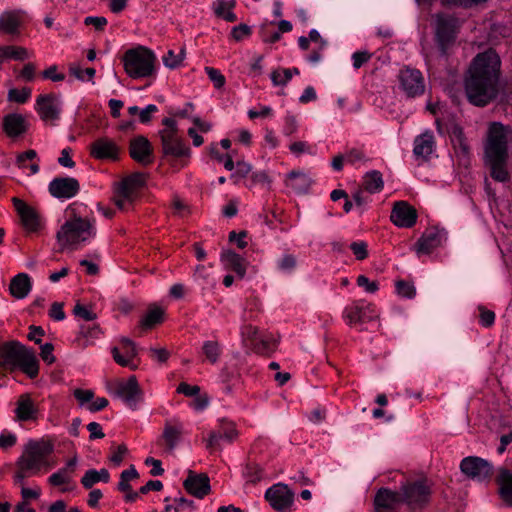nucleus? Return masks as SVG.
Segmentation results:
<instances>
[{"mask_svg": "<svg viewBox=\"0 0 512 512\" xmlns=\"http://www.w3.org/2000/svg\"><path fill=\"white\" fill-rule=\"evenodd\" d=\"M345 160L350 164L366 161L365 153L361 149L353 148L345 154Z\"/></svg>", "mask_w": 512, "mask_h": 512, "instance_id": "0e129e2a", "label": "nucleus"}, {"mask_svg": "<svg viewBox=\"0 0 512 512\" xmlns=\"http://www.w3.org/2000/svg\"><path fill=\"white\" fill-rule=\"evenodd\" d=\"M138 478L139 473L137 472L133 465H131L129 469L122 471L120 474V481L118 483L119 491H130L131 485L129 484V482Z\"/></svg>", "mask_w": 512, "mask_h": 512, "instance_id": "37998d69", "label": "nucleus"}, {"mask_svg": "<svg viewBox=\"0 0 512 512\" xmlns=\"http://www.w3.org/2000/svg\"><path fill=\"white\" fill-rule=\"evenodd\" d=\"M115 395L121 398L129 406H135L141 396V389L136 377L131 376L127 381L117 382Z\"/></svg>", "mask_w": 512, "mask_h": 512, "instance_id": "b1692460", "label": "nucleus"}, {"mask_svg": "<svg viewBox=\"0 0 512 512\" xmlns=\"http://www.w3.org/2000/svg\"><path fill=\"white\" fill-rule=\"evenodd\" d=\"M77 457L74 456L70 460L67 461L66 465L60 468L58 471L51 474L48 478V483L52 486H62L65 484H70L73 479V474L75 473L77 466Z\"/></svg>", "mask_w": 512, "mask_h": 512, "instance_id": "c756f323", "label": "nucleus"}, {"mask_svg": "<svg viewBox=\"0 0 512 512\" xmlns=\"http://www.w3.org/2000/svg\"><path fill=\"white\" fill-rule=\"evenodd\" d=\"M499 486L501 499L509 506H512V471L501 468L496 477Z\"/></svg>", "mask_w": 512, "mask_h": 512, "instance_id": "473e14b6", "label": "nucleus"}, {"mask_svg": "<svg viewBox=\"0 0 512 512\" xmlns=\"http://www.w3.org/2000/svg\"><path fill=\"white\" fill-rule=\"evenodd\" d=\"M401 501L415 510L422 508L428 503L431 494L430 486L427 480L421 479L414 482H408L401 487Z\"/></svg>", "mask_w": 512, "mask_h": 512, "instance_id": "9d476101", "label": "nucleus"}, {"mask_svg": "<svg viewBox=\"0 0 512 512\" xmlns=\"http://www.w3.org/2000/svg\"><path fill=\"white\" fill-rule=\"evenodd\" d=\"M286 185L292 188L296 193L303 194L306 193L311 184L312 179L309 175L301 171H291L287 179L285 181Z\"/></svg>", "mask_w": 512, "mask_h": 512, "instance_id": "72a5a7b5", "label": "nucleus"}, {"mask_svg": "<svg viewBox=\"0 0 512 512\" xmlns=\"http://www.w3.org/2000/svg\"><path fill=\"white\" fill-rule=\"evenodd\" d=\"M184 57V48H182L178 54H176L173 50H168L167 53L163 56V63L166 67L175 69L182 64Z\"/></svg>", "mask_w": 512, "mask_h": 512, "instance_id": "c03bdc74", "label": "nucleus"}, {"mask_svg": "<svg viewBox=\"0 0 512 512\" xmlns=\"http://www.w3.org/2000/svg\"><path fill=\"white\" fill-rule=\"evenodd\" d=\"M12 202L25 230L28 232H37L40 228V216L38 212L25 201L17 197H14Z\"/></svg>", "mask_w": 512, "mask_h": 512, "instance_id": "aec40b11", "label": "nucleus"}, {"mask_svg": "<svg viewBox=\"0 0 512 512\" xmlns=\"http://www.w3.org/2000/svg\"><path fill=\"white\" fill-rule=\"evenodd\" d=\"M120 344H121L120 350H122L124 356L126 358H128L131 362H133V359L137 355V349H136L135 343L133 341H131L130 339L124 337L120 340Z\"/></svg>", "mask_w": 512, "mask_h": 512, "instance_id": "3c124183", "label": "nucleus"}, {"mask_svg": "<svg viewBox=\"0 0 512 512\" xmlns=\"http://www.w3.org/2000/svg\"><path fill=\"white\" fill-rule=\"evenodd\" d=\"M462 22L451 14L437 13L434 15V39L440 54L447 57L454 46Z\"/></svg>", "mask_w": 512, "mask_h": 512, "instance_id": "39448f33", "label": "nucleus"}, {"mask_svg": "<svg viewBox=\"0 0 512 512\" xmlns=\"http://www.w3.org/2000/svg\"><path fill=\"white\" fill-rule=\"evenodd\" d=\"M0 368L9 371L19 368L33 379L39 373V361L32 349L18 341H9L0 346Z\"/></svg>", "mask_w": 512, "mask_h": 512, "instance_id": "20e7f679", "label": "nucleus"}, {"mask_svg": "<svg viewBox=\"0 0 512 512\" xmlns=\"http://www.w3.org/2000/svg\"><path fill=\"white\" fill-rule=\"evenodd\" d=\"M245 476L251 483H257L263 478V470L257 464H248L246 466Z\"/></svg>", "mask_w": 512, "mask_h": 512, "instance_id": "603ef678", "label": "nucleus"}, {"mask_svg": "<svg viewBox=\"0 0 512 512\" xmlns=\"http://www.w3.org/2000/svg\"><path fill=\"white\" fill-rule=\"evenodd\" d=\"M260 34L262 37V40L266 43H275L280 40L281 34L276 32H270L269 25L263 24L260 28Z\"/></svg>", "mask_w": 512, "mask_h": 512, "instance_id": "13d9d810", "label": "nucleus"}, {"mask_svg": "<svg viewBox=\"0 0 512 512\" xmlns=\"http://www.w3.org/2000/svg\"><path fill=\"white\" fill-rule=\"evenodd\" d=\"M443 234L436 228L427 229L418 239L415 250L418 255L429 254L441 245Z\"/></svg>", "mask_w": 512, "mask_h": 512, "instance_id": "cd10ccee", "label": "nucleus"}, {"mask_svg": "<svg viewBox=\"0 0 512 512\" xmlns=\"http://www.w3.org/2000/svg\"><path fill=\"white\" fill-rule=\"evenodd\" d=\"M344 318L349 325H353L373 321L378 318V314L373 304L359 301L345 308Z\"/></svg>", "mask_w": 512, "mask_h": 512, "instance_id": "dca6fc26", "label": "nucleus"}, {"mask_svg": "<svg viewBox=\"0 0 512 512\" xmlns=\"http://www.w3.org/2000/svg\"><path fill=\"white\" fill-rule=\"evenodd\" d=\"M501 60L492 48L478 53L471 61L464 77L468 101L477 107L494 102L500 92Z\"/></svg>", "mask_w": 512, "mask_h": 512, "instance_id": "f257e3e1", "label": "nucleus"}, {"mask_svg": "<svg viewBox=\"0 0 512 512\" xmlns=\"http://www.w3.org/2000/svg\"><path fill=\"white\" fill-rule=\"evenodd\" d=\"M80 184L72 177H57L49 183V192L56 198L70 199L78 194Z\"/></svg>", "mask_w": 512, "mask_h": 512, "instance_id": "4be33fe9", "label": "nucleus"}, {"mask_svg": "<svg viewBox=\"0 0 512 512\" xmlns=\"http://www.w3.org/2000/svg\"><path fill=\"white\" fill-rule=\"evenodd\" d=\"M183 486L189 494L200 499L210 492L209 477L204 473L196 474L192 470H189Z\"/></svg>", "mask_w": 512, "mask_h": 512, "instance_id": "5701e85b", "label": "nucleus"}, {"mask_svg": "<svg viewBox=\"0 0 512 512\" xmlns=\"http://www.w3.org/2000/svg\"><path fill=\"white\" fill-rule=\"evenodd\" d=\"M129 154L137 163L147 166L153 162V147L150 141L142 136H136L130 140Z\"/></svg>", "mask_w": 512, "mask_h": 512, "instance_id": "6ab92c4d", "label": "nucleus"}, {"mask_svg": "<svg viewBox=\"0 0 512 512\" xmlns=\"http://www.w3.org/2000/svg\"><path fill=\"white\" fill-rule=\"evenodd\" d=\"M221 261L227 269L233 270L240 278L246 273V265L244 259L233 251H225L221 254Z\"/></svg>", "mask_w": 512, "mask_h": 512, "instance_id": "f704fd0d", "label": "nucleus"}, {"mask_svg": "<svg viewBox=\"0 0 512 512\" xmlns=\"http://www.w3.org/2000/svg\"><path fill=\"white\" fill-rule=\"evenodd\" d=\"M296 264V258L291 254H287L281 258L278 267L283 271H292L296 267Z\"/></svg>", "mask_w": 512, "mask_h": 512, "instance_id": "774afa93", "label": "nucleus"}, {"mask_svg": "<svg viewBox=\"0 0 512 512\" xmlns=\"http://www.w3.org/2000/svg\"><path fill=\"white\" fill-rule=\"evenodd\" d=\"M202 352L211 364H215L218 362L222 352L221 345L215 340L205 341L202 346Z\"/></svg>", "mask_w": 512, "mask_h": 512, "instance_id": "79ce46f5", "label": "nucleus"}, {"mask_svg": "<svg viewBox=\"0 0 512 512\" xmlns=\"http://www.w3.org/2000/svg\"><path fill=\"white\" fill-rule=\"evenodd\" d=\"M37 157V153L35 150H27L23 153L18 154L16 158V164L20 169H30L31 174H36L39 171V164L32 163L29 166L27 165V161H32Z\"/></svg>", "mask_w": 512, "mask_h": 512, "instance_id": "a19ab883", "label": "nucleus"}, {"mask_svg": "<svg viewBox=\"0 0 512 512\" xmlns=\"http://www.w3.org/2000/svg\"><path fill=\"white\" fill-rule=\"evenodd\" d=\"M156 60L155 54L144 46L129 49L123 56L125 72L134 79L152 76Z\"/></svg>", "mask_w": 512, "mask_h": 512, "instance_id": "423d86ee", "label": "nucleus"}, {"mask_svg": "<svg viewBox=\"0 0 512 512\" xmlns=\"http://www.w3.org/2000/svg\"><path fill=\"white\" fill-rule=\"evenodd\" d=\"M35 108L43 121L53 123L59 119L61 103L55 94L39 95Z\"/></svg>", "mask_w": 512, "mask_h": 512, "instance_id": "f3484780", "label": "nucleus"}, {"mask_svg": "<svg viewBox=\"0 0 512 512\" xmlns=\"http://www.w3.org/2000/svg\"><path fill=\"white\" fill-rule=\"evenodd\" d=\"M372 57V54L368 51H358L352 55L353 67L359 69L365 63H367Z\"/></svg>", "mask_w": 512, "mask_h": 512, "instance_id": "e2e57ef3", "label": "nucleus"}, {"mask_svg": "<svg viewBox=\"0 0 512 512\" xmlns=\"http://www.w3.org/2000/svg\"><path fill=\"white\" fill-rule=\"evenodd\" d=\"M251 33V29L246 24H240L238 26H235L231 31V36L236 41H241L245 37L249 36Z\"/></svg>", "mask_w": 512, "mask_h": 512, "instance_id": "69168bd1", "label": "nucleus"}, {"mask_svg": "<svg viewBox=\"0 0 512 512\" xmlns=\"http://www.w3.org/2000/svg\"><path fill=\"white\" fill-rule=\"evenodd\" d=\"M25 21V12L21 10L5 11L0 15V32L6 35H19Z\"/></svg>", "mask_w": 512, "mask_h": 512, "instance_id": "393cba45", "label": "nucleus"}, {"mask_svg": "<svg viewBox=\"0 0 512 512\" xmlns=\"http://www.w3.org/2000/svg\"><path fill=\"white\" fill-rule=\"evenodd\" d=\"M402 503L401 494L386 488H381L374 499L377 512H391L396 505Z\"/></svg>", "mask_w": 512, "mask_h": 512, "instance_id": "c85d7f7f", "label": "nucleus"}, {"mask_svg": "<svg viewBox=\"0 0 512 512\" xmlns=\"http://www.w3.org/2000/svg\"><path fill=\"white\" fill-rule=\"evenodd\" d=\"M70 73L72 75H74L77 79L82 80V81L85 80L86 77L88 80H92V78L95 75V69L94 68L82 69L78 66H75V67L70 68Z\"/></svg>", "mask_w": 512, "mask_h": 512, "instance_id": "680f3d73", "label": "nucleus"}, {"mask_svg": "<svg viewBox=\"0 0 512 512\" xmlns=\"http://www.w3.org/2000/svg\"><path fill=\"white\" fill-rule=\"evenodd\" d=\"M397 293L403 297L412 298L415 296V287L406 281L399 280L396 282Z\"/></svg>", "mask_w": 512, "mask_h": 512, "instance_id": "4d7b16f0", "label": "nucleus"}, {"mask_svg": "<svg viewBox=\"0 0 512 512\" xmlns=\"http://www.w3.org/2000/svg\"><path fill=\"white\" fill-rule=\"evenodd\" d=\"M120 154L118 144L108 137H100L90 144V155L97 160H117Z\"/></svg>", "mask_w": 512, "mask_h": 512, "instance_id": "a211bd4d", "label": "nucleus"}, {"mask_svg": "<svg viewBox=\"0 0 512 512\" xmlns=\"http://www.w3.org/2000/svg\"><path fill=\"white\" fill-rule=\"evenodd\" d=\"M205 71L209 79L213 82L215 88L220 89L225 85V77L218 69L205 67Z\"/></svg>", "mask_w": 512, "mask_h": 512, "instance_id": "864d4df0", "label": "nucleus"}, {"mask_svg": "<svg viewBox=\"0 0 512 512\" xmlns=\"http://www.w3.org/2000/svg\"><path fill=\"white\" fill-rule=\"evenodd\" d=\"M162 124L165 128L159 131V136L163 154L175 158L188 156L190 150L178 136L176 121L172 118H164Z\"/></svg>", "mask_w": 512, "mask_h": 512, "instance_id": "6e6552de", "label": "nucleus"}, {"mask_svg": "<svg viewBox=\"0 0 512 512\" xmlns=\"http://www.w3.org/2000/svg\"><path fill=\"white\" fill-rule=\"evenodd\" d=\"M128 453V448L125 444H120L116 447L115 451H113L112 455L109 457V460L116 466H119L126 454Z\"/></svg>", "mask_w": 512, "mask_h": 512, "instance_id": "bf43d9fd", "label": "nucleus"}, {"mask_svg": "<svg viewBox=\"0 0 512 512\" xmlns=\"http://www.w3.org/2000/svg\"><path fill=\"white\" fill-rule=\"evenodd\" d=\"M397 79L399 89L408 98H415L424 94L425 80L420 70L411 67H404L400 69Z\"/></svg>", "mask_w": 512, "mask_h": 512, "instance_id": "9b49d317", "label": "nucleus"}, {"mask_svg": "<svg viewBox=\"0 0 512 512\" xmlns=\"http://www.w3.org/2000/svg\"><path fill=\"white\" fill-rule=\"evenodd\" d=\"M275 343L260 337L250 348L258 354H270L274 349Z\"/></svg>", "mask_w": 512, "mask_h": 512, "instance_id": "8fccbe9b", "label": "nucleus"}, {"mask_svg": "<svg viewBox=\"0 0 512 512\" xmlns=\"http://www.w3.org/2000/svg\"><path fill=\"white\" fill-rule=\"evenodd\" d=\"M234 2L219 1L218 7L215 9L217 16L222 17L228 22H235L236 15L232 12Z\"/></svg>", "mask_w": 512, "mask_h": 512, "instance_id": "a18cd8bd", "label": "nucleus"}, {"mask_svg": "<svg viewBox=\"0 0 512 512\" xmlns=\"http://www.w3.org/2000/svg\"><path fill=\"white\" fill-rule=\"evenodd\" d=\"M95 235L94 223L88 219L75 217L66 221L57 233L61 246H77Z\"/></svg>", "mask_w": 512, "mask_h": 512, "instance_id": "0eeeda50", "label": "nucleus"}, {"mask_svg": "<svg viewBox=\"0 0 512 512\" xmlns=\"http://www.w3.org/2000/svg\"><path fill=\"white\" fill-rule=\"evenodd\" d=\"M292 78V70L276 69L271 73V81L275 86H285Z\"/></svg>", "mask_w": 512, "mask_h": 512, "instance_id": "49530a36", "label": "nucleus"}, {"mask_svg": "<svg viewBox=\"0 0 512 512\" xmlns=\"http://www.w3.org/2000/svg\"><path fill=\"white\" fill-rule=\"evenodd\" d=\"M53 450L54 446L49 440H30L16 462L15 483L23 485L26 478L38 474L43 467H48L47 458Z\"/></svg>", "mask_w": 512, "mask_h": 512, "instance_id": "7ed1b4c3", "label": "nucleus"}, {"mask_svg": "<svg viewBox=\"0 0 512 512\" xmlns=\"http://www.w3.org/2000/svg\"><path fill=\"white\" fill-rule=\"evenodd\" d=\"M241 335L245 343L249 342V347L261 337L259 335V329L251 324L242 327Z\"/></svg>", "mask_w": 512, "mask_h": 512, "instance_id": "09e8293b", "label": "nucleus"}, {"mask_svg": "<svg viewBox=\"0 0 512 512\" xmlns=\"http://www.w3.org/2000/svg\"><path fill=\"white\" fill-rule=\"evenodd\" d=\"M183 434V423L178 419H168L164 423L163 432L158 443L164 447L166 452L172 453L175 447L180 443Z\"/></svg>", "mask_w": 512, "mask_h": 512, "instance_id": "2eb2a0df", "label": "nucleus"}, {"mask_svg": "<svg viewBox=\"0 0 512 512\" xmlns=\"http://www.w3.org/2000/svg\"><path fill=\"white\" fill-rule=\"evenodd\" d=\"M15 415L18 421L37 419L38 408L30 394H21L16 402Z\"/></svg>", "mask_w": 512, "mask_h": 512, "instance_id": "bb28decb", "label": "nucleus"}, {"mask_svg": "<svg viewBox=\"0 0 512 512\" xmlns=\"http://www.w3.org/2000/svg\"><path fill=\"white\" fill-rule=\"evenodd\" d=\"M451 141L457 152L467 155L469 153V145L460 126L454 125L451 130Z\"/></svg>", "mask_w": 512, "mask_h": 512, "instance_id": "58836bf2", "label": "nucleus"}, {"mask_svg": "<svg viewBox=\"0 0 512 512\" xmlns=\"http://www.w3.org/2000/svg\"><path fill=\"white\" fill-rule=\"evenodd\" d=\"M110 479V474L107 469L102 468L97 471L95 469H90L85 472L84 476L81 479V484L84 488L90 489L94 484L103 481L107 483Z\"/></svg>", "mask_w": 512, "mask_h": 512, "instance_id": "c9c22d12", "label": "nucleus"}, {"mask_svg": "<svg viewBox=\"0 0 512 512\" xmlns=\"http://www.w3.org/2000/svg\"><path fill=\"white\" fill-rule=\"evenodd\" d=\"M510 143L512 129L500 122H492L484 142V163L489 167L491 177L498 182L509 180L507 161Z\"/></svg>", "mask_w": 512, "mask_h": 512, "instance_id": "f03ea898", "label": "nucleus"}, {"mask_svg": "<svg viewBox=\"0 0 512 512\" xmlns=\"http://www.w3.org/2000/svg\"><path fill=\"white\" fill-rule=\"evenodd\" d=\"M31 288V279L26 273H19L14 276L9 285L11 295L17 299L25 298L31 291Z\"/></svg>", "mask_w": 512, "mask_h": 512, "instance_id": "2f4dec72", "label": "nucleus"}, {"mask_svg": "<svg viewBox=\"0 0 512 512\" xmlns=\"http://www.w3.org/2000/svg\"><path fill=\"white\" fill-rule=\"evenodd\" d=\"M384 182L382 174L379 171H371L365 174L363 178V187L371 194L380 192L383 188Z\"/></svg>", "mask_w": 512, "mask_h": 512, "instance_id": "e433bc0d", "label": "nucleus"}, {"mask_svg": "<svg viewBox=\"0 0 512 512\" xmlns=\"http://www.w3.org/2000/svg\"><path fill=\"white\" fill-rule=\"evenodd\" d=\"M111 353L113 355L114 361L118 365L123 366V367H129L132 370L137 369L138 366L136 364H134L133 362H131L128 358H126L124 356V354L121 353L120 348L113 347L112 350H111Z\"/></svg>", "mask_w": 512, "mask_h": 512, "instance_id": "5fc2aeb1", "label": "nucleus"}, {"mask_svg": "<svg viewBox=\"0 0 512 512\" xmlns=\"http://www.w3.org/2000/svg\"><path fill=\"white\" fill-rule=\"evenodd\" d=\"M28 127V121L22 114L11 113L3 118V130L10 138L23 135L28 130Z\"/></svg>", "mask_w": 512, "mask_h": 512, "instance_id": "a878e982", "label": "nucleus"}, {"mask_svg": "<svg viewBox=\"0 0 512 512\" xmlns=\"http://www.w3.org/2000/svg\"><path fill=\"white\" fill-rule=\"evenodd\" d=\"M390 219L398 227L411 228L417 221V211L407 202L398 201L393 206Z\"/></svg>", "mask_w": 512, "mask_h": 512, "instance_id": "412c9836", "label": "nucleus"}, {"mask_svg": "<svg viewBox=\"0 0 512 512\" xmlns=\"http://www.w3.org/2000/svg\"><path fill=\"white\" fill-rule=\"evenodd\" d=\"M31 97V89L24 87L22 89H10L8 92V100L19 104H23Z\"/></svg>", "mask_w": 512, "mask_h": 512, "instance_id": "de8ad7c7", "label": "nucleus"}, {"mask_svg": "<svg viewBox=\"0 0 512 512\" xmlns=\"http://www.w3.org/2000/svg\"><path fill=\"white\" fill-rule=\"evenodd\" d=\"M164 310L160 307H153L148 310L146 315L140 321V325L145 329H151L155 325L163 322Z\"/></svg>", "mask_w": 512, "mask_h": 512, "instance_id": "ea45409f", "label": "nucleus"}, {"mask_svg": "<svg viewBox=\"0 0 512 512\" xmlns=\"http://www.w3.org/2000/svg\"><path fill=\"white\" fill-rule=\"evenodd\" d=\"M460 469L469 478L480 482L491 479L493 475L492 465L487 460L476 456L464 458Z\"/></svg>", "mask_w": 512, "mask_h": 512, "instance_id": "4468645a", "label": "nucleus"}, {"mask_svg": "<svg viewBox=\"0 0 512 512\" xmlns=\"http://www.w3.org/2000/svg\"><path fill=\"white\" fill-rule=\"evenodd\" d=\"M238 437L235 424L227 420H221L219 425L212 429L203 441L206 443V449L210 452L221 451V443H232Z\"/></svg>", "mask_w": 512, "mask_h": 512, "instance_id": "f8f14e48", "label": "nucleus"}, {"mask_svg": "<svg viewBox=\"0 0 512 512\" xmlns=\"http://www.w3.org/2000/svg\"><path fill=\"white\" fill-rule=\"evenodd\" d=\"M367 243L364 241L352 242L350 249L355 255L357 260H364L368 257Z\"/></svg>", "mask_w": 512, "mask_h": 512, "instance_id": "6e6d98bb", "label": "nucleus"}, {"mask_svg": "<svg viewBox=\"0 0 512 512\" xmlns=\"http://www.w3.org/2000/svg\"><path fill=\"white\" fill-rule=\"evenodd\" d=\"M480 324L484 327H491L495 321V313L486 309L484 306L479 307Z\"/></svg>", "mask_w": 512, "mask_h": 512, "instance_id": "052dcab7", "label": "nucleus"}, {"mask_svg": "<svg viewBox=\"0 0 512 512\" xmlns=\"http://www.w3.org/2000/svg\"><path fill=\"white\" fill-rule=\"evenodd\" d=\"M265 498L274 510L291 512L294 492L287 485L278 483L267 489Z\"/></svg>", "mask_w": 512, "mask_h": 512, "instance_id": "ddd939ff", "label": "nucleus"}, {"mask_svg": "<svg viewBox=\"0 0 512 512\" xmlns=\"http://www.w3.org/2000/svg\"><path fill=\"white\" fill-rule=\"evenodd\" d=\"M435 148V139L430 131H425L414 140L413 153L417 158L427 160Z\"/></svg>", "mask_w": 512, "mask_h": 512, "instance_id": "7c9ffc66", "label": "nucleus"}, {"mask_svg": "<svg viewBox=\"0 0 512 512\" xmlns=\"http://www.w3.org/2000/svg\"><path fill=\"white\" fill-rule=\"evenodd\" d=\"M146 176L134 173L122 180L114 197L115 205L120 210H126L132 205L138 190L145 185Z\"/></svg>", "mask_w": 512, "mask_h": 512, "instance_id": "1a4fd4ad", "label": "nucleus"}, {"mask_svg": "<svg viewBox=\"0 0 512 512\" xmlns=\"http://www.w3.org/2000/svg\"><path fill=\"white\" fill-rule=\"evenodd\" d=\"M0 56H3L4 60L13 59L23 61L30 57L28 50L21 46H0Z\"/></svg>", "mask_w": 512, "mask_h": 512, "instance_id": "4c0bfd02", "label": "nucleus"}, {"mask_svg": "<svg viewBox=\"0 0 512 512\" xmlns=\"http://www.w3.org/2000/svg\"><path fill=\"white\" fill-rule=\"evenodd\" d=\"M73 312L76 316L81 317L86 321H91L96 318V314L93 311L89 310L87 307L81 304H76Z\"/></svg>", "mask_w": 512, "mask_h": 512, "instance_id": "338daca9", "label": "nucleus"}]
</instances>
